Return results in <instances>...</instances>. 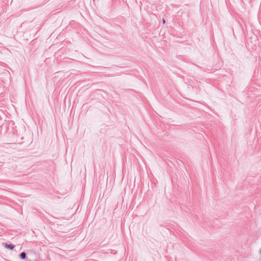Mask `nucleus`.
Segmentation results:
<instances>
[{
    "instance_id": "obj_1",
    "label": "nucleus",
    "mask_w": 261,
    "mask_h": 261,
    "mask_svg": "<svg viewBox=\"0 0 261 261\" xmlns=\"http://www.w3.org/2000/svg\"><path fill=\"white\" fill-rule=\"evenodd\" d=\"M3 245L5 247V248L10 250H13L15 247V245L12 244L11 243H3Z\"/></svg>"
},
{
    "instance_id": "obj_2",
    "label": "nucleus",
    "mask_w": 261,
    "mask_h": 261,
    "mask_svg": "<svg viewBox=\"0 0 261 261\" xmlns=\"http://www.w3.org/2000/svg\"><path fill=\"white\" fill-rule=\"evenodd\" d=\"M19 257L20 259L25 260L27 258V254L24 251H23L19 254Z\"/></svg>"
},
{
    "instance_id": "obj_3",
    "label": "nucleus",
    "mask_w": 261,
    "mask_h": 261,
    "mask_svg": "<svg viewBox=\"0 0 261 261\" xmlns=\"http://www.w3.org/2000/svg\"><path fill=\"white\" fill-rule=\"evenodd\" d=\"M27 253L29 254L34 253L36 255V253L34 251H33V250H29L28 251Z\"/></svg>"
},
{
    "instance_id": "obj_4",
    "label": "nucleus",
    "mask_w": 261,
    "mask_h": 261,
    "mask_svg": "<svg viewBox=\"0 0 261 261\" xmlns=\"http://www.w3.org/2000/svg\"><path fill=\"white\" fill-rule=\"evenodd\" d=\"M165 22H166V21H165V19H164V18H163V23H165Z\"/></svg>"
}]
</instances>
